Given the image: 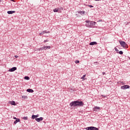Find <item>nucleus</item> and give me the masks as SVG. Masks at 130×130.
I'll return each mask as SVG.
<instances>
[{"mask_svg": "<svg viewBox=\"0 0 130 130\" xmlns=\"http://www.w3.org/2000/svg\"><path fill=\"white\" fill-rule=\"evenodd\" d=\"M70 105L71 107H73V106H74V107H76L77 106H79V107H81L82 106H84V103H83V101L80 102L78 101H75L71 102Z\"/></svg>", "mask_w": 130, "mask_h": 130, "instance_id": "1", "label": "nucleus"}, {"mask_svg": "<svg viewBox=\"0 0 130 130\" xmlns=\"http://www.w3.org/2000/svg\"><path fill=\"white\" fill-rule=\"evenodd\" d=\"M95 23H96L95 22L86 20V23H85V26H86L87 27H88L89 28H92V27H93V26L95 25Z\"/></svg>", "mask_w": 130, "mask_h": 130, "instance_id": "2", "label": "nucleus"}, {"mask_svg": "<svg viewBox=\"0 0 130 130\" xmlns=\"http://www.w3.org/2000/svg\"><path fill=\"white\" fill-rule=\"evenodd\" d=\"M119 42L122 47H123L124 48H128V46L125 42L123 41H119Z\"/></svg>", "mask_w": 130, "mask_h": 130, "instance_id": "3", "label": "nucleus"}, {"mask_svg": "<svg viewBox=\"0 0 130 130\" xmlns=\"http://www.w3.org/2000/svg\"><path fill=\"white\" fill-rule=\"evenodd\" d=\"M85 129H86V130H99V129H98V128H97L96 127H94V126L87 127L85 128Z\"/></svg>", "mask_w": 130, "mask_h": 130, "instance_id": "4", "label": "nucleus"}, {"mask_svg": "<svg viewBox=\"0 0 130 130\" xmlns=\"http://www.w3.org/2000/svg\"><path fill=\"white\" fill-rule=\"evenodd\" d=\"M61 9L62 8H55L53 10V12L54 13H61Z\"/></svg>", "mask_w": 130, "mask_h": 130, "instance_id": "5", "label": "nucleus"}, {"mask_svg": "<svg viewBox=\"0 0 130 130\" xmlns=\"http://www.w3.org/2000/svg\"><path fill=\"white\" fill-rule=\"evenodd\" d=\"M121 88L122 90H125V89H129V86L126 85H124L121 87Z\"/></svg>", "mask_w": 130, "mask_h": 130, "instance_id": "6", "label": "nucleus"}, {"mask_svg": "<svg viewBox=\"0 0 130 130\" xmlns=\"http://www.w3.org/2000/svg\"><path fill=\"white\" fill-rule=\"evenodd\" d=\"M35 120H36V121L38 122H40V121H42V120H43V117H41L40 118H36Z\"/></svg>", "mask_w": 130, "mask_h": 130, "instance_id": "7", "label": "nucleus"}, {"mask_svg": "<svg viewBox=\"0 0 130 130\" xmlns=\"http://www.w3.org/2000/svg\"><path fill=\"white\" fill-rule=\"evenodd\" d=\"M50 48H51V47H50V46H43L44 50H46L47 49H50Z\"/></svg>", "mask_w": 130, "mask_h": 130, "instance_id": "8", "label": "nucleus"}, {"mask_svg": "<svg viewBox=\"0 0 130 130\" xmlns=\"http://www.w3.org/2000/svg\"><path fill=\"white\" fill-rule=\"evenodd\" d=\"M16 70H17V67H13L9 69V72H15Z\"/></svg>", "mask_w": 130, "mask_h": 130, "instance_id": "9", "label": "nucleus"}, {"mask_svg": "<svg viewBox=\"0 0 130 130\" xmlns=\"http://www.w3.org/2000/svg\"><path fill=\"white\" fill-rule=\"evenodd\" d=\"M39 117V115H38V114H37V115H32V116H31V118L32 119H35V118L36 119V118H37V117Z\"/></svg>", "mask_w": 130, "mask_h": 130, "instance_id": "10", "label": "nucleus"}, {"mask_svg": "<svg viewBox=\"0 0 130 130\" xmlns=\"http://www.w3.org/2000/svg\"><path fill=\"white\" fill-rule=\"evenodd\" d=\"M14 13H16V11H9L7 12V13L9 15H12V14H14Z\"/></svg>", "mask_w": 130, "mask_h": 130, "instance_id": "11", "label": "nucleus"}, {"mask_svg": "<svg viewBox=\"0 0 130 130\" xmlns=\"http://www.w3.org/2000/svg\"><path fill=\"white\" fill-rule=\"evenodd\" d=\"M26 91L29 93H33V92H34V90H33V89L30 88L27 89Z\"/></svg>", "mask_w": 130, "mask_h": 130, "instance_id": "12", "label": "nucleus"}, {"mask_svg": "<svg viewBox=\"0 0 130 130\" xmlns=\"http://www.w3.org/2000/svg\"><path fill=\"white\" fill-rule=\"evenodd\" d=\"M96 44H97V42H92L89 43V45H96Z\"/></svg>", "mask_w": 130, "mask_h": 130, "instance_id": "13", "label": "nucleus"}, {"mask_svg": "<svg viewBox=\"0 0 130 130\" xmlns=\"http://www.w3.org/2000/svg\"><path fill=\"white\" fill-rule=\"evenodd\" d=\"M10 103L11 105H16V102H15V101H12L11 102H10Z\"/></svg>", "mask_w": 130, "mask_h": 130, "instance_id": "14", "label": "nucleus"}, {"mask_svg": "<svg viewBox=\"0 0 130 130\" xmlns=\"http://www.w3.org/2000/svg\"><path fill=\"white\" fill-rule=\"evenodd\" d=\"M17 122H20V119H16V120L14 122V124H16Z\"/></svg>", "mask_w": 130, "mask_h": 130, "instance_id": "15", "label": "nucleus"}, {"mask_svg": "<svg viewBox=\"0 0 130 130\" xmlns=\"http://www.w3.org/2000/svg\"><path fill=\"white\" fill-rule=\"evenodd\" d=\"M100 107H95L94 109V111H97V110H100Z\"/></svg>", "mask_w": 130, "mask_h": 130, "instance_id": "16", "label": "nucleus"}, {"mask_svg": "<svg viewBox=\"0 0 130 130\" xmlns=\"http://www.w3.org/2000/svg\"><path fill=\"white\" fill-rule=\"evenodd\" d=\"M78 13L80 15H85V11H79Z\"/></svg>", "mask_w": 130, "mask_h": 130, "instance_id": "17", "label": "nucleus"}, {"mask_svg": "<svg viewBox=\"0 0 130 130\" xmlns=\"http://www.w3.org/2000/svg\"><path fill=\"white\" fill-rule=\"evenodd\" d=\"M24 80H30V77H29L28 76H25Z\"/></svg>", "mask_w": 130, "mask_h": 130, "instance_id": "18", "label": "nucleus"}, {"mask_svg": "<svg viewBox=\"0 0 130 130\" xmlns=\"http://www.w3.org/2000/svg\"><path fill=\"white\" fill-rule=\"evenodd\" d=\"M22 119H23L24 120H28V117L27 116L23 117H22Z\"/></svg>", "mask_w": 130, "mask_h": 130, "instance_id": "19", "label": "nucleus"}, {"mask_svg": "<svg viewBox=\"0 0 130 130\" xmlns=\"http://www.w3.org/2000/svg\"><path fill=\"white\" fill-rule=\"evenodd\" d=\"M86 77V75H84L82 77L81 79L82 80H84L85 79V77Z\"/></svg>", "mask_w": 130, "mask_h": 130, "instance_id": "20", "label": "nucleus"}, {"mask_svg": "<svg viewBox=\"0 0 130 130\" xmlns=\"http://www.w3.org/2000/svg\"><path fill=\"white\" fill-rule=\"evenodd\" d=\"M43 34H44V33H49V31H47L46 30H44L43 31Z\"/></svg>", "mask_w": 130, "mask_h": 130, "instance_id": "21", "label": "nucleus"}, {"mask_svg": "<svg viewBox=\"0 0 130 130\" xmlns=\"http://www.w3.org/2000/svg\"><path fill=\"white\" fill-rule=\"evenodd\" d=\"M119 54H123V52H122V51H120L119 52Z\"/></svg>", "mask_w": 130, "mask_h": 130, "instance_id": "22", "label": "nucleus"}, {"mask_svg": "<svg viewBox=\"0 0 130 130\" xmlns=\"http://www.w3.org/2000/svg\"><path fill=\"white\" fill-rule=\"evenodd\" d=\"M80 63V61L78 60H77L75 61V63Z\"/></svg>", "mask_w": 130, "mask_h": 130, "instance_id": "23", "label": "nucleus"}, {"mask_svg": "<svg viewBox=\"0 0 130 130\" xmlns=\"http://www.w3.org/2000/svg\"><path fill=\"white\" fill-rule=\"evenodd\" d=\"M115 50L116 51H117V52H118V51H119V50H118V49L117 48H115Z\"/></svg>", "mask_w": 130, "mask_h": 130, "instance_id": "24", "label": "nucleus"}, {"mask_svg": "<svg viewBox=\"0 0 130 130\" xmlns=\"http://www.w3.org/2000/svg\"><path fill=\"white\" fill-rule=\"evenodd\" d=\"M88 7L89 8H94V6H92V5H88Z\"/></svg>", "mask_w": 130, "mask_h": 130, "instance_id": "25", "label": "nucleus"}, {"mask_svg": "<svg viewBox=\"0 0 130 130\" xmlns=\"http://www.w3.org/2000/svg\"><path fill=\"white\" fill-rule=\"evenodd\" d=\"M43 50H44V49H43V47L39 49V51Z\"/></svg>", "mask_w": 130, "mask_h": 130, "instance_id": "26", "label": "nucleus"}, {"mask_svg": "<svg viewBox=\"0 0 130 130\" xmlns=\"http://www.w3.org/2000/svg\"><path fill=\"white\" fill-rule=\"evenodd\" d=\"M43 34H43V32L42 31V32H41V33L40 34V36H41V35H43Z\"/></svg>", "mask_w": 130, "mask_h": 130, "instance_id": "27", "label": "nucleus"}, {"mask_svg": "<svg viewBox=\"0 0 130 130\" xmlns=\"http://www.w3.org/2000/svg\"><path fill=\"white\" fill-rule=\"evenodd\" d=\"M44 42H45H45H48V40H46L44 41Z\"/></svg>", "mask_w": 130, "mask_h": 130, "instance_id": "28", "label": "nucleus"}, {"mask_svg": "<svg viewBox=\"0 0 130 130\" xmlns=\"http://www.w3.org/2000/svg\"><path fill=\"white\" fill-rule=\"evenodd\" d=\"M15 57L16 58H18V57H19V56H18L16 55V56H15Z\"/></svg>", "mask_w": 130, "mask_h": 130, "instance_id": "29", "label": "nucleus"}, {"mask_svg": "<svg viewBox=\"0 0 130 130\" xmlns=\"http://www.w3.org/2000/svg\"><path fill=\"white\" fill-rule=\"evenodd\" d=\"M14 119L17 120V119H18V118H16V117H14Z\"/></svg>", "mask_w": 130, "mask_h": 130, "instance_id": "30", "label": "nucleus"}, {"mask_svg": "<svg viewBox=\"0 0 130 130\" xmlns=\"http://www.w3.org/2000/svg\"><path fill=\"white\" fill-rule=\"evenodd\" d=\"M102 74L103 75H105V72H103Z\"/></svg>", "mask_w": 130, "mask_h": 130, "instance_id": "31", "label": "nucleus"}, {"mask_svg": "<svg viewBox=\"0 0 130 130\" xmlns=\"http://www.w3.org/2000/svg\"><path fill=\"white\" fill-rule=\"evenodd\" d=\"M94 1H95L96 2H99V1L100 0H94Z\"/></svg>", "mask_w": 130, "mask_h": 130, "instance_id": "32", "label": "nucleus"}, {"mask_svg": "<svg viewBox=\"0 0 130 130\" xmlns=\"http://www.w3.org/2000/svg\"><path fill=\"white\" fill-rule=\"evenodd\" d=\"M10 1H11L12 2H14V0H10Z\"/></svg>", "mask_w": 130, "mask_h": 130, "instance_id": "33", "label": "nucleus"}, {"mask_svg": "<svg viewBox=\"0 0 130 130\" xmlns=\"http://www.w3.org/2000/svg\"><path fill=\"white\" fill-rule=\"evenodd\" d=\"M0 3H2V0H0Z\"/></svg>", "mask_w": 130, "mask_h": 130, "instance_id": "34", "label": "nucleus"}]
</instances>
